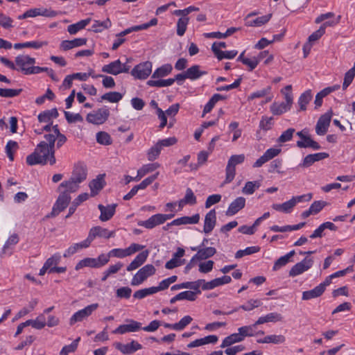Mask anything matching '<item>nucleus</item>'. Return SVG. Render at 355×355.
<instances>
[{
  "mask_svg": "<svg viewBox=\"0 0 355 355\" xmlns=\"http://www.w3.org/2000/svg\"><path fill=\"white\" fill-rule=\"evenodd\" d=\"M44 139L40 141L34 152L26 157V162L28 165H46L49 164L52 166L55 164L53 137L44 135Z\"/></svg>",
  "mask_w": 355,
  "mask_h": 355,
  "instance_id": "f257e3e1",
  "label": "nucleus"
},
{
  "mask_svg": "<svg viewBox=\"0 0 355 355\" xmlns=\"http://www.w3.org/2000/svg\"><path fill=\"white\" fill-rule=\"evenodd\" d=\"M156 272L155 266L152 264H147L140 268L133 276L131 280L132 286H139L146 281L148 277L153 275Z\"/></svg>",
  "mask_w": 355,
  "mask_h": 355,
  "instance_id": "f03ea898",
  "label": "nucleus"
},
{
  "mask_svg": "<svg viewBox=\"0 0 355 355\" xmlns=\"http://www.w3.org/2000/svg\"><path fill=\"white\" fill-rule=\"evenodd\" d=\"M109 116V110L104 107L99 108L96 111L89 113L87 115L86 120L90 123L100 125L105 123L108 119Z\"/></svg>",
  "mask_w": 355,
  "mask_h": 355,
  "instance_id": "7ed1b4c3",
  "label": "nucleus"
},
{
  "mask_svg": "<svg viewBox=\"0 0 355 355\" xmlns=\"http://www.w3.org/2000/svg\"><path fill=\"white\" fill-rule=\"evenodd\" d=\"M71 199L70 195L67 194L66 192L60 191V194L53 207L52 211L47 215V217H55L58 216L62 211L67 208Z\"/></svg>",
  "mask_w": 355,
  "mask_h": 355,
  "instance_id": "20e7f679",
  "label": "nucleus"
},
{
  "mask_svg": "<svg viewBox=\"0 0 355 355\" xmlns=\"http://www.w3.org/2000/svg\"><path fill=\"white\" fill-rule=\"evenodd\" d=\"M152 71V63L149 61L139 63L131 71V75L137 79L144 80L147 78Z\"/></svg>",
  "mask_w": 355,
  "mask_h": 355,
  "instance_id": "39448f33",
  "label": "nucleus"
},
{
  "mask_svg": "<svg viewBox=\"0 0 355 355\" xmlns=\"http://www.w3.org/2000/svg\"><path fill=\"white\" fill-rule=\"evenodd\" d=\"M144 248V245L134 243H132L128 248L125 249H112V250L110 251V255H111V257L122 259L135 254V252L142 250Z\"/></svg>",
  "mask_w": 355,
  "mask_h": 355,
  "instance_id": "423d86ee",
  "label": "nucleus"
},
{
  "mask_svg": "<svg viewBox=\"0 0 355 355\" xmlns=\"http://www.w3.org/2000/svg\"><path fill=\"white\" fill-rule=\"evenodd\" d=\"M98 304H92L76 312L69 320L70 325H73L77 322L83 321L84 319L91 315L92 313L98 309Z\"/></svg>",
  "mask_w": 355,
  "mask_h": 355,
  "instance_id": "0eeeda50",
  "label": "nucleus"
},
{
  "mask_svg": "<svg viewBox=\"0 0 355 355\" xmlns=\"http://www.w3.org/2000/svg\"><path fill=\"white\" fill-rule=\"evenodd\" d=\"M114 231H109L107 229L101 226H96L90 229L87 239L91 244L92 241L96 237L108 239L111 237H114Z\"/></svg>",
  "mask_w": 355,
  "mask_h": 355,
  "instance_id": "6e6552de",
  "label": "nucleus"
},
{
  "mask_svg": "<svg viewBox=\"0 0 355 355\" xmlns=\"http://www.w3.org/2000/svg\"><path fill=\"white\" fill-rule=\"evenodd\" d=\"M313 263L312 258H304L302 261L297 263L294 265L289 271V275L291 277H295L301 275L305 271L310 269Z\"/></svg>",
  "mask_w": 355,
  "mask_h": 355,
  "instance_id": "1a4fd4ad",
  "label": "nucleus"
},
{
  "mask_svg": "<svg viewBox=\"0 0 355 355\" xmlns=\"http://www.w3.org/2000/svg\"><path fill=\"white\" fill-rule=\"evenodd\" d=\"M331 116V111H329L320 116L315 126V132L318 135H324L327 133Z\"/></svg>",
  "mask_w": 355,
  "mask_h": 355,
  "instance_id": "9d476101",
  "label": "nucleus"
},
{
  "mask_svg": "<svg viewBox=\"0 0 355 355\" xmlns=\"http://www.w3.org/2000/svg\"><path fill=\"white\" fill-rule=\"evenodd\" d=\"M87 168L84 163L78 162L73 168L71 178L80 184L87 179Z\"/></svg>",
  "mask_w": 355,
  "mask_h": 355,
  "instance_id": "9b49d317",
  "label": "nucleus"
},
{
  "mask_svg": "<svg viewBox=\"0 0 355 355\" xmlns=\"http://www.w3.org/2000/svg\"><path fill=\"white\" fill-rule=\"evenodd\" d=\"M129 324L119 325L112 333L115 334H124L128 332H135L141 329V324L137 321L130 320Z\"/></svg>",
  "mask_w": 355,
  "mask_h": 355,
  "instance_id": "f8f14e48",
  "label": "nucleus"
},
{
  "mask_svg": "<svg viewBox=\"0 0 355 355\" xmlns=\"http://www.w3.org/2000/svg\"><path fill=\"white\" fill-rule=\"evenodd\" d=\"M114 347L123 354H130L142 348L141 345L135 340L127 344L115 343Z\"/></svg>",
  "mask_w": 355,
  "mask_h": 355,
  "instance_id": "ddd939ff",
  "label": "nucleus"
},
{
  "mask_svg": "<svg viewBox=\"0 0 355 355\" xmlns=\"http://www.w3.org/2000/svg\"><path fill=\"white\" fill-rule=\"evenodd\" d=\"M191 250L192 251H197V253L194 255V258L198 259V261L209 259L216 253V248L213 247H191Z\"/></svg>",
  "mask_w": 355,
  "mask_h": 355,
  "instance_id": "4468645a",
  "label": "nucleus"
},
{
  "mask_svg": "<svg viewBox=\"0 0 355 355\" xmlns=\"http://www.w3.org/2000/svg\"><path fill=\"white\" fill-rule=\"evenodd\" d=\"M184 253L185 251L183 248H178L177 252L173 254L172 259L166 263L165 268L171 270L182 266L184 263V259L181 260L180 258L184 255Z\"/></svg>",
  "mask_w": 355,
  "mask_h": 355,
  "instance_id": "2eb2a0df",
  "label": "nucleus"
},
{
  "mask_svg": "<svg viewBox=\"0 0 355 355\" xmlns=\"http://www.w3.org/2000/svg\"><path fill=\"white\" fill-rule=\"evenodd\" d=\"M116 204H111L104 206L101 204L98 205V208L101 211L99 219L102 222L110 220L115 214Z\"/></svg>",
  "mask_w": 355,
  "mask_h": 355,
  "instance_id": "dca6fc26",
  "label": "nucleus"
},
{
  "mask_svg": "<svg viewBox=\"0 0 355 355\" xmlns=\"http://www.w3.org/2000/svg\"><path fill=\"white\" fill-rule=\"evenodd\" d=\"M104 177L105 174H100L96 178L89 182V187L91 191L90 196L92 197L96 196L105 187V181Z\"/></svg>",
  "mask_w": 355,
  "mask_h": 355,
  "instance_id": "f3484780",
  "label": "nucleus"
},
{
  "mask_svg": "<svg viewBox=\"0 0 355 355\" xmlns=\"http://www.w3.org/2000/svg\"><path fill=\"white\" fill-rule=\"evenodd\" d=\"M216 223V213L215 209L210 210L205 216L203 231L206 234L210 233Z\"/></svg>",
  "mask_w": 355,
  "mask_h": 355,
  "instance_id": "a211bd4d",
  "label": "nucleus"
},
{
  "mask_svg": "<svg viewBox=\"0 0 355 355\" xmlns=\"http://www.w3.org/2000/svg\"><path fill=\"white\" fill-rule=\"evenodd\" d=\"M148 254V250H144L138 254L134 260L127 266L126 270L130 272L139 268L146 261Z\"/></svg>",
  "mask_w": 355,
  "mask_h": 355,
  "instance_id": "6ab92c4d",
  "label": "nucleus"
},
{
  "mask_svg": "<svg viewBox=\"0 0 355 355\" xmlns=\"http://www.w3.org/2000/svg\"><path fill=\"white\" fill-rule=\"evenodd\" d=\"M80 184L72 178H69L68 180L63 181L58 187L60 191L66 192L70 195L71 193H74L78 190Z\"/></svg>",
  "mask_w": 355,
  "mask_h": 355,
  "instance_id": "aec40b11",
  "label": "nucleus"
},
{
  "mask_svg": "<svg viewBox=\"0 0 355 355\" xmlns=\"http://www.w3.org/2000/svg\"><path fill=\"white\" fill-rule=\"evenodd\" d=\"M232 281V279L230 276L225 275L222 277L216 278L210 282H204V284L202 286V290H211L214 288L228 284Z\"/></svg>",
  "mask_w": 355,
  "mask_h": 355,
  "instance_id": "412c9836",
  "label": "nucleus"
},
{
  "mask_svg": "<svg viewBox=\"0 0 355 355\" xmlns=\"http://www.w3.org/2000/svg\"><path fill=\"white\" fill-rule=\"evenodd\" d=\"M245 199L243 197H238L229 205V207L226 211V215L233 216L236 214L245 207Z\"/></svg>",
  "mask_w": 355,
  "mask_h": 355,
  "instance_id": "4be33fe9",
  "label": "nucleus"
},
{
  "mask_svg": "<svg viewBox=\"0 0 355 355\" xmlns=\"http://www.w3.org/2000/svg\"><path fill=\"white\" fill-rule=\"evenodd\" d=\"M87 42L86 38H76L72 40H63L60 44V49L62 51H68L75 47L85 45Z\"/></svg>",
  "mask_w": 355,
  "mask_h": 355,
  "instance_id": "5701e85b",
  "label": "nucleus"
},
{
  "mask_svg": "<svg viewBox=\"0 0 355 355\" xmlns=\"http://www.w3.org/2000/svg\"><path fill=\"white\" fill-rule=\"evenodd\" d=\"M45 135H51L53 137V146L55 147V143L57 140L56 147L60 148L67 141V137L63 134L60 133L58 125L53 126V132L46 134Z\"/></svg>",
  "mask_w": 355,
  "mask_h": 355,
  "instance_id": "b1692460",
  "label": "nucleus"
},
{
  "mask_svg": "<svg viewBox=\"0 0 355 355\" xmlns=\"http://www.w3.org/2000/svg\"><path fill=\"white\" fill-rule=\"evenodd\" d=\"M200 66L195 64L188 68L185 71L188 79L195 80L200 78L201 76L207 74V72L200 69Z\"/></svg>",
  "mask_w": 355,
  "mask_h": 355,
  "instance_id": "393cba45",
  "label": "nucleus"
},
{
  "mask_svg": "<svg viewBox=\"0 0 355 355\" xmlns=\"http://www.w3.org/2000/svg\"><path fill=\"white\" fill-rule=\"evenodd\" d=\"M121 62L119 60H115L110 62L108 64H105L102 67V71L104 73L112 74L116 76L122 73L121 69Z\"/></svg>",
  "mask_w": 355,
  "mask_h": 355,
  "instance_id": "a878e982",
  "label": "nucleus"
},
{
  "mask_svg": "<svg viewBox=\"0 0 355 355\" xmlns=\"http://www.w3.org/2000/svg\"><path fill=\"white\" fill-rule=\"evenodd\" d=\"M59 114L56 108L46 110L38 115V120L40 123H52V119H56Z\"/></svg>",
  "mask_w": 355,
  "mask_h": 355,
  "instance_id": "bb28decb",
  "label": "nucleus"
},
{
  "mask_svg": "<svg viewBox=\"0 0 355 355\" xmlns=\"http://www.w3.org/2000/svg\"><path fill=\"white\" fill-rule=\"evenodd\" d=\"M31 326L35 329H42L46 326V319L44 314H40L35 320H28L24 322V328Z\"/></svg>",
  "mask_w": 355,
  "mask_h": 355,
  "instance_id": "cd10ccee",
  "label": "nucleus"
},
{
  "mask_svg": "<svg viewBox=\"0 0 355 355\" xmlns=\"http://www.w3.org/2000/svg\"><path fill=\"white\" fill-rule=\"evenodd\" d=\"M90 245L89 240L86 239L80 243H74L71 245L67 250H65L63 256L64 257H68L75 254L77 251L83 248H87Z\"/></svg>",
  "mask_w": 355,
  "mask_h": 355,
  "instance_id": "c85d7f7f",
  "label": "nucleus"
},
{
  "mask_svg": "<svg viewBox=\"0 0 355 355\" xmlns=\"http://www.w3.org/2000/svg\"><path fill=\"white\" fill-rule=\"evenodd\" d=\"M216 46L215 44H212L211 50L219 60L224 58L232 59L237 55L238 52L236 50L223 51L220 49H216Z\"/></svg>",
  "mask_w": 355,
  "mask_h": 355,
  "instance_id": "c756f323",
  "label": "nucleus"
},
{
  "mask_svg": "<svg viewBox=\"0 0 355 355\" xmlns=\"http://www.w3.org/2000/svg\"><path fill=\"white\" fill-rule=\"evenodd\" d=\"M243 337L240 334L239 331L238 333L232 334L227 337H225L220 345L221 348H225L227 347L232 346L233 344L239 343L243 341Z\"/></svg>",
  "mask_w": 355,
  "mask_h": 355,
  "instance_id": "7c9ffc66",
  "label": "nucleus"
},
{
  "mask_svg": "<svg viewBox=\"0 0 355 355\" xmlns=\"http://www.w3.org/2000/svg\"><path fill=\"white\" fill-rule=\"evenodd\" d=\"M159 164L158 163H152V164H144L137 171V175L136 177H135V179L140 180L144 176H145L146 174L151 173L156 170L157 168L159 167Z\"/></svg>",
  "mask_w": 355,
  "mask_h": 355,
  "instance_id": "2f4dec72",
  "label": "nucleus"
},
{
  "mask_svg": "<svg viewBox=\"0 0 355 355\" xmlns=\"http://www.w3.org/2000/svg\"><path fill=\"white\" fill-rule=\"evenodd\" d=\"M91 21V18L80 20L76 24H71L67 27V31L71 35L76 34L79 31L84 29Z\"/></svg>",
  "mask_w": 355,
  "mask_h": 355,
  "instance_id": "473e14b6",
  "label": "nucleus"
},
{
  "mask_svg": "<svg viewBox=\"0 0 355 355\" xmlns=\"http://www.w3.org/2000/svg\"><path fill=\"white\" fill-rule=\"evenodd\" d=\"M225 96L220 94H214L212 97L209 99L208 103L205 105L202 116H204L206 114L210 112L217 102H218L219 101L225 100Z\"/></svg>",
  "mask_w": 355,
  "mask_h": 355,
  "instance_id": "72a5a7b5",
  "label": "nucleus"
},
{
  "mask_svg": "<svg viewBox=\"0 0 355 355\" xmlns=\"http://www.w3.org/2000/svg\"><path fill=\"white\" fill-rule=\"evenodd\" d=\"M285 340L286 338L283 335H270L265 336L263 338L258 339L257 342L258 343L282 344Z\"/></svg>",
  "mask_w": 355,
  "mask_h": 355,
  "instance_id": "f704fd0d",
  "label": "nucleus"
},
{
  "mask_svg": "<svg viewBox=\"0 0 355 355\" xmlns=\"http://www.w3.org/2000/svg\"><path fill=\"white\" fill-rule=\"evenodd\" d=\"M323 293L324 291L322 290V287L317 286L311 290L304 291L302 299V300H309L320 297Z\"/></svg>",
  "mask_w": 355,
  "mask_h": 355,
  "instance_id": "c9c22d12",
  "label": "nucleus"
},
{
  "mask_svg": "<svg viewBox=\"0 0 355 355\" xmlns=\"http://www.w3.org/2000/svg\"><path fill=\"white\" fill-rule=\"evenodd\" d=\"M297 146L299 148H311L313 150H319L321 147L318 142L313 140L311 137L308 135L302 141H297Z\"/></svg>",
  "mask_w": 355,
  "mask_h": 355,
  "instance_id": "e433bc0d",
  "label": "nucleus"
},
{
  "mask_svg": "<svg viewBox=\"0 0 355 355\" xmlns=\"http://www.w3.org/2000/svg\"><path fill=\"white\" fill-rule=\"evenodd\" d=\"M172 69V66L170 64H164L154 71L151 78L165 77L171 73Z\"/></svg>",
  "mask_w": 355,
  "mask_h": 355,
  "instance_id": "4c0bfd02",
  "label": "nucleus"
},
{
  "mask_svg": "<svg viewBox=\"0 0 355 355\" xmlns=\"http://www.w3.org/2000/svg\"><path fill=\"white\" fill-rule=\"evenodd\" d=\"M270 112L274 115H281L283 113H285L287 111H288L291 108L288 107V105L287 104H285L283 102H282V103L274 102L270 105Z\"/></svg>",
  "mask_w": 355,
  "mask_h": 355,
  "instance_id": "58836bf2",
  "label": "nucleus"
},
{
  "mask_svg": "<svg viewBox=\"0 0 355 355\" xmlns=\"http://www.w3.org/2000/svg\"><path fill=\"white\" fill-rule=\"evenodd\" d=\"M295 250H291L284 256L279 258L274 263L272 268L273 270H277L286 265L289 262L290 259L295 254Z\"/></svg>",
  "mask_w": 355,
  "mask_h": 355,
  "instance_id": "ea45409f",
  "label": "nucleus"
},
{
  "mask_svg": "<svg viewBox=\"0 0 355 355\" xmlns=\"http://www.w3.org/2000/svg\"><path fill=\"white\" fill-rule=\"evenodd\" d=\"M271 17L272 14H268L261 17H259L253 20H248L245 22V25L248 26H261L268 22Z\"/></svg>",
  "mask_w": 355,
  "mask_h": 355,
  "instance_id": "a19ab883",
  "label": "nucleus"
},
{
  "mask_svg": "<svg viewBox=\"0 0 355 355\" xmlns=\"http://www.w3.org/2000/svg\"><path fill=\"white\" fill-rule=\"evenodd\" d=\"M111 26L112 22L109 18H107L103 21L95 20L92 26V31L95 33H101L103 30L110 28Z\"/></svg>",
  "mask_w": 355,
  "mask_h": 355,
  "instance_id": "79ce46f5",
  "label": "nucleus"
},
{
  "mask_svg": "<svg viewBox=\"0 0 355 355\" xmlns=\"http://www.w3.org/2000/svg\"><path fill=\"white\" fill-rule=\"evenodd\" d=\"M123 98V95L118 92H110L104 94L101 96V99L98 101L101 102L102 101H107L110 103H118Z\"/></svg>",
  "mask_w": 355,
  "mask_h": 355,
  "instance_id": "37998d69",
  "label": "nucleus"
},
{
  "mask_svg": "<svg viewBox=\"0 0 355 355\" xmlns=\"http://www.w3.org/2000/svg\"><path fill=\"white\" fill-rule=\"evenodd\" d=\"M294 207V200L291 199L282 204H273L272 205L273 209L284 213H290Z\"/></svg>",
  "mask_w": 355,
  "mask_h": 355,
  "instance_id": "c03bdc74",
  "label": "nucleus"
},
{
  "mask_svg": "<svg viewBox=\"0 0 355 355\" xmlns=\"http://www.w3.org/2000/svg\"><path fill=\"white\" fill-rule=\"evenodd\" d=\"M332 24L330 22L324 23L318 30L313 32L308 38V42L312 43L319 40L325 33V29L327 26H331Z\"/></svg>",
  "mask_w": 355,
  "mask_h": 355,
  "instance_id": "a18cd8bd",
  "label": "nucleus"
},
{
  "mask_svg": "<svg viewBox=\"0 0 355 355\" xmlns=\"http://www.w3.org/2000/svg\"><path fill=\"white\" fill-rule=\"evenodd\" d=\"M312 98L311 90L304 92L299 98L298 103L301 110H306V105L310 102Z\"/></svg>",
  "mask_w": 355,
  "mask_h": 355,
  "instance_id": "49530a36",
  "label": "nucleus"
},
{
  "mask_svg": "<svg viewBox=\"0 0 355 355\" xmlns=\"http://www.w3.org/2000/svg\"><path fill=\"white\" fill-rule=\"evenodd\" d=\"M96 259L94 258H85L80 260L76 266L75 269L78 270L85 267L96 268Z\"/></svg>",
  "mask_w": 355,
  "mask_h": 355,
  "instance_id": "de8ad7c7",
  "label": "nucleus"
},
{
  "mask_svg": "<svg viewBox=\"0 0 355 355\" xmlns=\"http://www.w3.org/2000/svg\"><path fill=\"white\" fill-rule=\"evenodd\" d=\"M189 17H181L177 22V34L179 36H182L187 31V27L189 24Z\"/></svg>",
  "mask_w": 355,
  "mask_h": 355,
  "instance_id": "09e8293b",
  "label": "nucleus"
},
{
  "mask_svg": "<svg viewBox=\"0 0 355 355\" xmlns=\"http://www.w3.org/2000/svg\"><path fill=\"white\" fill-rule=\"evenodd\" d=\"M96 141L102 145H110L112 143L110 135L106 132H98L96 134Z\"/></svg>",
  "mask_w": 355,
  "mask_h": 355,
  "instance_id": "8fccbe9b",
  "label": "nucleus"
},
{
  "mask_svg": "<svg viewBox=\"0 0 355 355\" xmlns=\"http://www.w3.org/2000/svg\"><path fill=\"white\" fill-rule=\"evenodd\" d=\"M156 293L154 289V286L150 288H143L139 291H137L134 293L133 297L136 299H143L148 295H150Z\"/></svg>",
  "mask_w": 355,
  "mask_h": 355,
  "instance_id": "3c124183",
  "label": "nucleus"
},
{
  "mask_svg": "<svg viewBox=\"0 0 355 355\" xmlns=\"http://www.w3.org/2000/svg\"><path fill=\"white\" fill-rule=\"evenodd\" d=\"M80 340V338L78 337L74 340L71 344L63 347L60 352V355H68L69 353L74 352L78 347Z\"/></svg>",
  "mask_w": 355,
  "mask_h": 355,
  "instance_id": "603ef678",
  "label": "nucleus"
},
{
  "mask_svg": "<svg viewBox=\"0 0 355 355\" xmlns=\"http://www.w3.org/2000/svg\"><path fill=\"white\" fill-rule=\"evenodd\" d=\"M260 250V248L258 246L248 247L245 250H240L235 254L236 259H240L245 255L252 254L258 252Z\"/></svg>",
  "mask_w": 355,
  "mask_h": 355,
  "instance_id": "864d4df0",
  "label": "nucleus"
},
{
  "mask_svg": "<svg viewBox=\"0 0 355 355\" xmlns=\"http://www.w3.org/2000/svg\"><path fill=\"white\" fill-rule=\"evenodd\" d=\"M192 318L189 315L183 317L178 322L173 324V329L176 331H181L184 329L192 321Z\"/></svg>",
  "mask_w": 355,
  "mask_h": 355,
  "instance_id": "5fc2aeb1",
  "label": "nucleus"
},
{
  "mask_svg": "<svg viewBox=\"0 0 355 355\" xmlns=\"http://www.w3.org/2000/svg\"><path fill=\"white\" fill-rule=\"evenodd\" d=\"M272 121V117H268L266 116H262L259 123V128L264 131L270 130L273 125Z\"/></svg>",
  "mask_w": 355,
  "mask_h": 355,
  "instance_id": "6e6d98bb",
  "label": "nucleus"
},
{
  "mask_svg": "<svg viewBox=\"0 0 355 355\" xmlns=\"http://www.w3.org/2000/svg\"><path fill=\"white\" fill-rule=\"evenodd\" d=\"M161 147L157 143L151 147L148 151V159L150 161H153L156 159L161 152Z\"/></svg>",
  "mask_w": 355,
  "mask_h": 355,
  "instance_id": "4d7b16f0",
  "label": "nucleus"
},
{
  "mask_svg": "<svg viewBox=\"0 0 355 355\" xmlns=\"http://www.w3.org/2000/svg\"><path fill=\"white\" fill-rule=\"evenodd\" d=\"M294 128H288L286 131L283 132L282 134L277 139L278 143H285L291 141L293 138V133L295 132Z\"/></svg>",
  "mask_w": 355,
  "mask_h": 355,
  "instance_id": "13d9d810",
  "label": "nucleus"
},
{
  "mask_svg": "<svg viewBox=\"0 0 355 355\" xmlns=\"http://www.w3.org/2000/svg\"><path fill=\"white\" fill-rule=\"evenodd\" d=\"M261 302L260 300H250L247 304L241 305L238 308V311L241 309L244 311H251L254 308L261 306Z\"/></svg>",
  "mask_w": 355,
  "mask_h": 355,
  "instance_id": "bf43d9fd",
  "label": "nucleus"
},
{
  "mask_svg": "<svg viewBox=\"0 0 355 355\" xmlns=\"http://www.w3.org/2000/svg\"><path fill=\"white\" fill-rule=\"evenodd\" d=\"M259 187V183L257 182H247L242 189V192L244 194L250 195L254 192L256 188Z\"/></svg>",
  "mask_w": 355,
  "mask_h": 355,
  "instance_id": "052dcab7",
  "label": "nucleus"
},
{
  "mask_svg": "<svg viewBox=\"0 0 355 355\" xmlns=\"http://www.w3.org/2000/svg\"><path fill=\"white\" fill-rule=\"evenodd\" d=\"M61 256L60 254L56 253L54 254L52 257L49 258L44 263L45 268H48L49 270L50 268H53V266H55L59 263L60 261Z\"/></svg>",
  "mask_w": 355,
  "mask_h": 355,
  "instance_id": "680f3d73",
  "label": "nucleus"
},
{
  "mask_svg": "<svg viewBox=\"0 0 355 355\" xmlns=\"http://www.w3.org/2000/svg\"><path fill=\"white\" fill-rule=\"evenodd\" d=\"M131 293L132 289L128 286L119 288L116 291V295L119 298L129 299Z\"/></svg>",
  "mask_w": 355,
  "mask_h": 355,
  "instance_id": "e2e57ef3",
  "label": "nucleus"
},
{
  "mask_svg": "<svg viewBox=\"0 0 355 355\" xmlns=\"http://www.w3.org/2000/svg\"><path fill=\"white\" fill-rule=\"evenodd\" d=\"M65 118L69 123H76V122H83V118L80 114H72L69 112L64 111Z\"/></svg>",
  "mask_w": 355,
  "mask_h": 355,
  "instance_id": "0e129e2a",
  "label": "nucleus"
},
{
  "mask_svg": "<svg viewBox=\"0 0 355 355\" xmlns=\"http://www.w3.org/2000/svg\"><path fill=\"white\" fill-rule=\"evenodd\" d=\"M225 173L226 177L224 184H227L231 182L234 180L236 174V168L232 166V165L227 164L225 168Z\"/></svg>",
  "mask_w": 355,
  "mask_h": 355,
  "instance_id": "69168bd1",
  "label": "nucleus"
},
{
  "mask_svg": "<svg viewBox=\"0 0 355 355\" xmlns=\"http://www.w3.org/2000/svg\"><path fill=\"white\" fill-rule=\"evenodd\" d=\"M254 326L249 325V326H243L238 329V331H239L240 334L243 337V339L244 340L245 337L246 336H254Z\"/></svg>",
  "mask_w": 355,
  "mask_h": 355,
  "instance_id": "338daca9",
  "label": "nucleus"
},
{
  "mask_svg": "<svg viewBox=\"0 0 355 355\" xmlns=\"http://www.w3.org/2000/svg\"><path fill=\"white\" fill-rule=\"evenodd\" d=\"M245 158V157L243 154L234 155L230 157L227 164L235 168L237 164H242L244 162Z\"/></svg>",
  "mask_w": 355,
  "mask_h": 355,
  "instance_id": "774afa93",
  "label": "nucleus"
}]
</instances>
